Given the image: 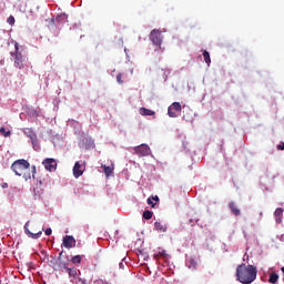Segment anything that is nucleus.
<instances>
[{
	"mask_svg": "<svg viewBox=\"0 0 284 284\" xmlns=\"http://www.w3.org/2000/svg\"><path fill=\"white\" fill-rule=\"evenodd\" d=\"M0 134H3L6 138L10 136L11 132L10 131H6V128H0Z\"/></svg>",
	"mask_w": 284,
	"mask_h": 284,
	"instance_id": "obj_26",
	"label": "nucleus"
},
{
	"mask_svg": "<svg viewBox=\"0 0 284 284\" xmlns=\"http://www.w3.org/2000/svg\"><path fill=\"white\" fill-rule=\"evenodd\" d=\"M67 273L69 274L71 280V283H74V280H77V276H79L77 267H68Z\"/></svg>",
	"mask_w": 284,
	"mask_h": 284,
	"instance_id": "obj_14",
	"label": "nucleus"
},
{
	"mask_svg": "<svg viewBox=\"0 0 284 284\" xmlns=\"http://www.w3.org/2000/svg\"><path fill=\"white\" fill-rule=\"evenodd\" d=\"M258 271L254 265L240 264L236 267V278L242 284H252L256 281Z\"/></svg>",
	"mask_w": 284,
	"mask_h": 284,
	"instance_id": "obj_1",
	"label": "nucleus"
},
{
	"mask_svg": "<svg viewBox=\"0 0 284 284\" xmlns=\"http://www.w3.org/2000/svg\"><path fill=\"white\" fill-rule=\"evenodd\" d=\"M283 207H277L274 212V217L276 223H283Z\"/></svg>",
	"mask_w": 284,
	"mask_h": 284,
	"instance_id": "obj_13",
	"label": "nucleus"
},
{
	"mask_svg": "<svg viewBox=\"0 0 284 284\" xmlns=\"http://www.w3.org/2000/svg\"><path fill=\"white\" fill-rule=\"evenodd\" d=\"M83 256L81 255H74L72 258H71V263H73L74 265L81 263Z\"/></svg>",
	"mask_w": 284,
	"mask_h": 284,
	"instance_id": "obj_25",
	"label": "nucleus"
},
{
	"mask_svg": "<svg viewBox=\"0 0 284 284\" xmlns=\"http://www.w3.org/2000/svg\"><path fill=\"white\" fill-rule=\"evenodd\" d=\"M277 150H284V143L278 144Z\"/></svg>",
	"mask_w": 284,
	"mask_h": 284,
	"instance_id": "obj_30",
	"label": "nucleus"
},
{
	"mask_svg": "<svg viewBox=\"0 0 284 284\" xmlns=\"http://www.w3.org/2000/svg\"><path fill=\"white\" fill-rule=\"evenodd\" d=\"M2 187H3V189L8 187V183H6V182L2 183Z\"/></svg>",
	"mask_w": 284,
	"mask_h": 284,
	"instance_id": "obj_33",
	"label": "nucleus"
},
{
	"mask_svg": "<svg viewBox=\"0 0 284 284\" xmlns=\"http://www.w3.org/2000/svg\"><path fill=\"white\" fill-rule=\"evenodd\" d=\"M154 230L156 232H168V224H163L161 222H155L154 223Z\"/></svg>",
	"mask_w": 284,
	"mask_h": 284,
	"instance_id": "obj_16",
	"label": "nucleus"
},
{
	"mask_svg": "<svg viewBox=\"0 0 284 284\" xmlns=\"http://www.w3.org/2000/svg\"><path fill=\"white\" fill-rule=\"evenodd\" d=\"M186 265H187L189 270L194 271V270H196V265H199V264L196 263V260H194L193 257H190L186 262Z\"/></svg>",
	"mask_w": 284,
	"mask_h": 284,
	"instance_id": "obj_20",
	"label": "nucleus"
},
{
	"mask_svg": "<svg viewBox=\"0 0 284 284\" xmlns=\"http://www.w3.org/2000/svg\"><path fill=\"white\" fill-rule=\"evenodd\" d=\"M28 225H30V222H27L24 225V232L29 236V239H41V234H43V231H39L38 233L30 232V229H28Z\"/></svg>",
	"mask_w": 284,
	"mask_h": 284,
	"instance_id": "obj_10",
	"label": "nucleus"
},
{
	"mask_svg": "<svg viewBox=\"0 0 284 284\" xmlns=\"http://www.w3.org/2000/svg\"><path fill=\"white\" fill-rule=\"evenodd\" d=\"M83 172H85V162L83 161L75 162L73 166L74 179H79L80 176H83Z\"/></svg>",
	"mask_w": 284,
	"mask_h": 284,
	"instance_id": "obj_6",
	"label": "nucleus"
},
{
	"mask_svg": "<svg viewBox=\"0 0 284 284\" xmlns=\"http://www.w3.org/2000/svg\"><path fill=\"white\" fill-rule=\"evenodd\" d=\"M42 165L48 172H55L57 171V160L52 158H47L42 161Z\"/></svg>",
	"mask_w": 284,
	"mask_h": 284,
	"instance_id": "obj_8",
	"label": "nucleus"
},
{
	"mask_svg": "<svg viewBox=\"0 0 284 284\" xmlns=\"http://www.w3.org/2000/svg\"><path fill=\"white\" fill-rule=\"evenodd\" d=\"M268 283H272V284L278 283V274H276V273H271V274H270V278H268Z\"/></svg>",
	"mask_w": 284,
	"mask_h": 284,
	"instance_id": "obj_22",
	"label": "nucleus"
},
{
	"mask_svg": "<svg viewBox=\"0 0 284 284\" xmlns=\"http://www.w3.org/2000/svg\"><path fill=\"white\" fill-rule=\"evenodd\" d=\"M45 236H50L52 234V229H47L44 231Z\"/></svg>",
	"mask_w": 284,
	"mask_h": 284,
	"instance_id": "obj_29",
	"label": "nucleus"
},
{
	"mask_svg": "<svg viewBox=\"0 0 284 284\" xmlns=\"http://www.w3.org/2000/svg\"><path fill=\"white\" fill-rule=\"evenodd\" d=\"M32 170H33V172H36V171H37V166L33 165V166H32Z\"/></svg>",
	"mask_w": 284,
	"mask_h": 284,
	"instance_id": "obj_35",
	"label": "nucleus"
},
{
	"mask_svg": "<svg viewBox=\"0 0 284 284\" xmlns=\"http://www.w3.org/2000/svg\"><path fill=\"white\" fill-rule=\"evenodd\" d=\"M62 245L67 247V250H72V247H77V240H74V236L72 235H65Z\"/></svg>",
	"mask_w": 284,
	"mask_h": 284,
	"instance_id": "obj_9",
	"label": "nucleus"
},
{
	"mask_svg": "<svg viewBox=\"0 0 284 284\" xmlns=\"http://www.w3.org/2000/svg\"><path fill=\"white\" fill-rule=\"evenodd\" d=\"M229 209L231 210L232 214H234V216H241V209H239L236 202H230Z\"/></svg>",
	"mask_w": 284,
	"mask_h": 284,
	"instance_id": "obj_12",
	"label": "nucleus"
},
{
	"mask_svg": "<svg viewBox=\"0 0 284 284\" xmlns=\"http://www.w3.org/2000/svg\"><path fill=\"white\" fill-rule=\"evenodd\" d=\"M10 54L14 58V68L23 70V68H26V58H23V54L19 51V42H14V52H11Z\"/></svg>",
	"mask_w": 284,
	"mask_h": 284,
	"instance_id": "obj_3",
	"label": "nucleus"
},
{
	"mask_svg": "<svg viewBox=\"0 0 284 284\" xmlns=\"http://www.w3.org/2000/svg\"><path fill=\"white\" fill-rule=\"evenodd\" d=\"M7 23H9V26H14V18L12 16H10L8 19H7Z\"/></svg>",
	"mask_w": 284,
	"mask_h": 284,
	"instance_id": "obj_28",
	"label": "nucleus"
},
{
	"mask_svg": "<svg viewBox=\"0 0 284 284\" xmlns=\"http://www.w3.org/2000/svg\"><path fill=\"white\" fill-rule=\"evenodd\" d=\"M78 281H79V283L85 284V280H83L81 277H79Z\"/></svg>",
	"mask_w": 284,
	"mask_h": 284,
	"instance_id": "obj_32",
	"label": "nucleus"
},
{
	"mask_svg": "<svg viewBox=\"0 0 284 284\" xmlns=\"http://www.w3.org/2000/svg\"><path fill=\"white\" fill-rule=\"evenodd\" d=\"M153 214L154 213L152 211L146 210L143 212V219H145V221H150V219H152Z\"/></svg>",
	"mask_w": 284,
	"mask_h": 284,
	"instance_id": "obj_23",
	"label": "nucleus"
},
{
	"mask_svg": "<svg viewBox=\"0 0 284 284\" xmlns=\"http://www.w3.org/2000/svg\"><path fill=\"white\" fill-rule=\"evenodd\" d=\"M116 82L120 84V85H123V74L119 73L116 75Z\"/></svg>",
	"mask_w": 284,
	"mask_h": 284,
	"instance_id": "obj_27",
	"label": "nucleus"
},
{
	"mask_svg": "<svg viewBox=\"0 0 284 284\" xmlns=\"http://www.w3.org/2000/svg\"><path fill=\"white\" fill-rule=\"evenodd\" d=\"M0 254H1V250H0Z\"/></svg>",
	"mask_w": 284,
	"mask_h": 284,
	"instance_id": "obj_36",
	"label": "nucleus"
},
{
	"mask_svg": "<svg viewBox=\"0 0 284 284\" xmlns=\"http://www.w3.org/2000/svg\"><path fill=\"white\" fill-rule=\"evenodd\" d=\"M155 201V203H154ZM148 205H151V207H154L156 203H159V195L151 196L146 200Z\"/></svg>",
	"mask_w": 284,
	"mask_h": 284,
	"instance_id": "obj_21",
	"label": "nucleus"
},
{
	"mask_svg": "<svg viewBox=\"0 0 284 284\" xmlns=\"http://www.w3.org/2000/svg\"><path fill=\"white\" fill-rule=\"evenodd\" d=\"M68 263H70V260H68L67 262L63 261V258H61V256H58V261L55 263V270H60L61 272H63V270L68 268Z\"/></svg>",
	"mask_w": 284,
	"mask_h": 284,
	"instance_id": "obj_11",
	"label": "nucleus"
},
{
	"mask_svg": "<svg viewBox=\"0 0 284 284\" xmlns=\"http://www.w3.org/2000/svg\"><path fill=\"white\" fill-rule=\"evenodd\" d=\"M51 21H52L53 23H54V21H55L57 23H63V21H68V14L61 13V14H59V16L55 18V20H54V18H52Z\"/></svg>",
	"mask_w": 284,
	"mask_h": 284,
	"instance_id": "obj_19",
	"label": "nucleus"
},
{
	"mask_svg": "<svg viewBox=\"0 0 284 284\" xmlns=\"http://www.w3.org/2000/svg\"><path fill=\"white\" fill-rule=\"evenodd\" d=\"M134 154L138 156H150L152 154V151L150 150V145L148 144H140L133 149Z\"/></svg>",
	"mask_w": 284,
	"mask_h": 284,
	"instance_id": "obj_5",
	"label": "nucleus"
},
{
	"mask_svg": "<svg viewBox=\"0 0 284 284\" xmlns=\"http://www.w3.org/2000/svg\"><path fill=\"white\" fill-rule=\"evenodd\" d=\"M181 103L180 102H173L169 109H168V114L171 119H176L178 114L176 112H181Z\"/></svg>",
	"mask_w": 284,
	"mask_h": 284,
	"instance_id": "obj_7",
	"label": "nucleus"
},
{
	"mask_svg": "<svg viewBox=\"0 0 284 284\" xmlns=\"http://www.w3.org/2000/svg\"><path fill=\"white\" fill-rule=\"evenodd\" d=\"M150 39L153 45H156V48H161V44L163 43V36H161V31H159L158 29H153L150 33Z\"/></svg>",
	"mask_w": 284,
	"mask_h": 284,
	"instance_id": "obj_4",
	"label": "nucleus"
},
{
	"mask_svg": "<svg viewBox=\"0 0 284 284\" xmlns=\"http://www.w3.org/2000/svg\"><path fill=\"white\" fill-rule=\"evenodd\" d=\"M140 114L142 116H154V114H156V113L150 109L140 108Z\"/></svg>",
	"mask_w": 284,
	"mask_h": 284,
	"instance_id": "obj_18",
	"label": "nucleus"
},
{
	"mask_svg": "<svg viewBox=\"0 0 284 284\" xmlns=\"http://www.w3.org/2000/svg\"><path fill=\"white\" fill-rule=\"evenodd\" d=\"M12 172L17 174V176H23L24 181H29L32 179V173H30V162L27 160H17L11 165Z\"/></svg>",
	"mask_w": 284,
	"mask_h": 284,
	"instance_id": "obj_2",
	"label": "nucleus"
},
{
	"mask_svg": "<svg viewBox=\"0 0 284 284\" xmlns=\"http://www.w3.org/2000/svg\"><path fill=\"white\" fill-rule=\"evenodd\" d=\"M34 141H37V135H31V142L34 144Z\"/></svg>",
	"mask_w": 284,
	"mask_h": 284,
	"instance_id": "obj_31",
	"label": "nucleus"
},
{
	"mask_svg": "<svg viewBox=\"0 0 284 284\" xmlns=\"http://www.w3.org/2000/svg\"><path fill=\"white\" fill-rule=\"evenodd\" d=\"M59 256H60V258H62V256H63V251H61V252L59 253Z\"/></svg>",
	"mask_w": 284,
	"mask_h": 284,
	"instance_id": "obj_34",
	"label": "nucleus"
},
{
	"mask_svg": "<svg viewBox=\"0 0 284 284\" xmlns=\"http://www.w3.org/2000/svg\"><path fill=\"white\" fill-rule=\"evenodd\" d=\"M159 258H163V261H168L170 258V254H168V251L165 250L159 251V253L154 255V260L159 261Z\"/></svg>",
	"mask_w": 284,
	"mask_h": 284,
	"instance_id": "obj_15",
	"label": "nucleus"
},
{
	"mask_svg": "<svg viewBox=\"0 0 284 284\" xmlns=\"http://www.w3.org/2000/svg\"><path fill=\"white\" fill-rule=\"evenodd\" d=\"M203 57H204L205 63H207V65H210L212 63V59L210 58V52L203 51Z\"/></svg>",
	"mask_w": 284,
	"mask_h": 284,
	"instance_id": "obj_24",
	"label": "nucleus"
},
{
	"mask_svg": "<svg viewBox=\"0 0 284 284\" xmlns=\"http://www.w3.org/2000/svg\"><path fill=\"white\" fill-rule=\"evenodd\" d=\"M101 168L103 169L105 176H110L114 172V164H112L111 166L102 164Z\"/></svg>",
	"mask_w": 284,
	"mask_h": 284,
	"instance_id": "obj_17",
	"label": "nucleus"
}]
</instances>
